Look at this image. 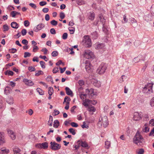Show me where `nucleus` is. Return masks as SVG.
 Returning <instances> with one entry per match:
<instances>
[{"mask_svg":"<svg viewBox=\"0 0 154 154\" xmlns=\"http://www.w3.org/2000/svg\"><path fill=\"white\" fill-rule=\"evenodd\" d=\"M144 139L137 131L134 136L133 140V142L138 146L141 145L144 142Z\"/></svg>","mask_w":154,"mask_h":154,"instance_id":"nucleus-1","label":"nucleus"},{"mask_svg":"<svg viewBox=\"0 0 154 154\" xmlns=\"http://www.w3.org/2000/svg\"><path fill=\"white\" fill-rule=\"evenodd\" d=\"M82 43L85 47L87 48L91 46L92 45L91 39L88 35L85 36L84 37Z\"/></svg>","mask_w":154,"mask_h":154,"instance_id":"nucleus-2","label":"nucleus"},{"mask_svg":"<svg viewBox=\"0 0 154 154\" xmlns=\"http://www.w3.org/2000/svg\"><path fill=\"white\" fill-rule=\"evenodd\" d=\"M153 85V83H150L147 85H145L143 88V91L144 93H148L149 94L152 93V85Z\"/></svg>","mask_w":154,"mask_h":154,"instance_id":"nucleus-3","label":"nucleus"},{"mask_svg":"<svg viewBox=\"0 0 154 154\" xmlns=\"http://www.w3.org/2000/svg\"><path fill=\"white\" fill-rule=\"evenodd\" d=\"M84 57L87 59H91L94 57V54L93 52L88 50H85L84 54Z\"/></svg>","mask_w":154,"mask_h":154,"instance_id":"nucleus-4","label":"nucleus"},{"mask_svg":"<svg viewBox=\"0 0 154 154\" xmlns=\"http://www.w3.org/2000/svg\"><path fill=\"white\" fill-rule=\"evenodd\" d=\"M50 148L54 151L60 149L61 147L60 144L57 143L55 142H50Z\"/></svg>","mask_w":154,"mask_h":154,"instance_id":"nucleus-5","label":"nucleus"},{"mask_svg":"<svg viewBox=\"0 0 154 154\" xmlns=\"http://www.w3.org/2000/svg\"><path fill=\"white\" fill-rule=\"evenodd\" d=\"M106 69V66L102 63L99 66L97 70V72L100 74H103Z\"/></svg>","mask_w":154,"mask_h":154,"instance_id":"nucleus-6","label":"nucleus"},{"mask_svg":"<svg viewBox=\"0 0 154 154\" xmlns=\"http://www.w3.org/2000/svg\"><path fill=\"white\" fill-rule=\"evenodd\" d=\"M142 118V113L136 112L134 114L133 119L135 121H138Z\"/></svg>","mask_w":154,"mask_h":154,"instance_id":"nucleus-7","label":"nucleus"},{"mask_svg":"<svg viewBox=\"0 0 154 154\" xmlns=\"http://www.w3.org/2000/svg\"><path fill=\"white\" fill-rule=\"evenodd\" d=\"M36 146L37 147L43 149H46L48 148V143L47 142H45L42 143H39L37 144Z\"/></svg>","mask_w":154,"mask_h":154,"instance_id":"nucleus-8","label":"nucleus"},{"mask_svg":"<svg viewBox=\"0 0 154 154\" xmlns=\"http://www.w3.org/2000/svg\"><path fill=\"white\" fill-rule=\"evenodd\" d=\"M5 142L4 133L2 132H0V145H2Z\"/></svg>","mask_w":154,"mask_h":154,"instance_id":"nucleus-9","label":"nucleus"},{"mask_svg":"<svg viewBox=\"0 0 154 154\" xmlns=\"http://www.w3.org/2000/svg\"><path fill=\"white\" fill-rule=\"evenodd\" d=\"M105 44L103 43H100L97 42L94 45V47L96 49H103L105 47Z\"/></svg>","mask_w":154,"mask_h":154,"instance_id":"nucleus-10","label":"nucleus"},{"mask_svg":"<svg viewBox=\"0 0 154 154\" xmlns=\"http://www.w3.org/2000/svg\"><path fill=\"white\" fill-rule=\"evenodd\" d=\"M23 82H24L26 85L29 86H32L34 84L32 81L26 79H24L23 80Z\"/></svg>","mask_w":154,"mask_h":154,"instance_id":"nucleus-11","label":"nucleus"},{"mask_svg":"<svg viewBox=\"0 0 154 154\" xmlns=\"http://www.w3.org/2000/svg\"><path fill=\"white\" fill-rule=\"evenodd\" d=\"M85 64L86 65L85 66V69L87 72H91V65L88 60L86 61Z\"/></svg>","mask_w":154,"mask_h":154,"instance_id":"nucleus-12","label":"nucleus"},{"mask_svg":"<svg viewBox=\"0 0 154 154\" xmlns=\"http://www.w3.org/2000/svg\"><path fill=\"white\" fill-rule=\"evenodd\" d=\"M12 149L14 154H21L20 153L21 150L18 147L15 146Z\"/></svg>","mask_w":154,"mask_h":154,"instance_id":"nucleus-13","label":"nucleus"},{"mask_svg":"<svg viewBox=\"0 0 154 154\" xmlns=\"http://www.w3.org/2000/svg\"><path fill=\"white\" fill-rule=\"evenodd\" d=\"M130 21L131 24L134 27H136L137 26V23L136 20L134 18H131L130 19Z\"/></svg>","mask_w":154,"mask_h":154,"instance_id":"nucleus-14","label":"nucleus"},{"mask_svg":"<svg viewBox=\"0 0 154 154\" xmlns=\"http://www.w3.org/2000/svg\"><path fill=\"white\" fill-rule=\"evenodd\" d=\"M0 150H1L0 151L1 154H7L9 152V150L7 149L5 147L1 148Z\"/></svg>","mask_w":154,"mask_h":154,"instance_id":"nucleus-15","label":"nucleus"},{"mask_svg":"<svg viewBox=\"0 0 154 154\" xmlns=\"http://www.w3.org/2000/svg\"><path fill=\"white\" fill-rule=\"evenodd\" d=\"M100 20V22L102 23V26H103L105 25L106 20L104 19L103 17V15L102 14H100L98 16Z\"/></svg>","mask_w":154,"mask_h":154,"instance_id":"nucleus-16","label":"nucleus"},{"mask_svg":"<svg viewBox=\"0 0 154 154\" xmlns=\"http://www.w3.org/2000/svg\"><path fill=\"white\" fill-rule=\"evenodd\" d=\"M66 93V94L68 95L72 96L73 95V93L72 91L68 87L65 88Z\"/></svg>","mask_w":154,"mask_h":154,"instance_id":"nucleus-17","label":"nucleus"},{"mask_svg":"<svg viewBox=\"0 0 154 154\" xmlns=\"http://www.w3.org/2000/svg\"><path fill=\"white\" fill-rule=\"evenodd\" d=\"M11 27L14 29H17L19 27L18 24L15 22H13L11 23Z\"/></svg>","mask_w":154,"mask_h":154,"instance_id":"nucleus-18","label":"nucleus"},{"mask_svg":"<svg viewBox=\"0 0 154 154\" xmlns=\"http://www.w3.org/2000/svg\"><path fill=\"white\" fill-rule=\"evenodd\" d=\"M104 118L105 119L104 121L103 120V126L104 127H106L108 125V119L107 116H104Z\"/></svg>","mask_w":154,"mask_h":154,"instance_id":"nucleus-19","label":"nucleus"},{"mask_svg":"<svg viewBox=\"0 0 154 154\" xmlns=\"http://www.w3.org/2000/svg\"><path fill=\"white\" fill-rule=\"evenodd\" d=\"M98 36V33L96 31L93 32L91 34V37L94 39L97 38Z\"/></svg>","mask_w":154,"mask_h":154,"instance_id":"nucleus-20","label":"nucleus"},{"mask_svg":"<svg viewBox=\"0 0 154 154\" xmlns=\"http://www.w3.org/2000/svg\"><path fill=\"white\" fill-rule=\"evenodd\" d=\"M82 141L80 140H79L77 141L76 143V145H75L74 146V147L75 148V150L78 149L79 147L81 146V143Z\"/></svg>","mask_w":154,"mask_h":154,"instance_id":"nucleus-21","label":"nucleus"},{"mask_svg":"<svg viewBox=\"0 0 154 154\" xmlns=\"http://www.w3.org/2000/svg\"><path fill=\"white\" fill-rule=\"evenodd\" d=\"M81 145L82 147L87 148V149H89V148L88 144L85 142H83L82 141L81 143Z\"/></svg>","mask_w":154,"mask_h":154,"instance_id":"nucleus-22","label":"nucleus"},{"mask_svg":"<svg viewBox=\"0 0 154 154\" xmlns=\"http://www.w3.org/2000/svg\"><path fill=\"white\" fill-rule=\"evenodd\" d=\"M53 124V127L56 128H57L59 125L60 123L57 120H55L54 121Z\"/></svg>","mask_w":154,"mask_h":154,"instance_id":"nucleus-23","label":"nucleus"},{"mask_svg":"<svg viewBox=\"0 0 154 154\" xmlns=\"http://www.w3.org/2000/svg\"><path fill=\"white\" fill-rule=\"evenodd\" d=\"M14 73L12 71L9 70H8L5 72V75H13Z\"/></svg>","mask_w":154,"mask_h":154,"instance_id":"nucleus-24","label":"nucleus"},{"mask_svg":"<svg viewBox=\"0 0 154 154\" xmlns=\"http://www.w3.org/2000/svg\"><path fill=\"white\" fill-rule=\"evenodd\" d=\"M36 90L40 95H42L44 94V91L40 88H37L36 89Z\"/></svg>","mask_w":154,"mask_h":154,"instance_id":"nucleus-25","label":"nucleus"},{"mask_svg":"<svg viewBox=\"0 0 154 154\" xmlns=\"http://www.w3.org/2000/svg\"><path fill=\"white\" fill-rule=\"evenodd\" d=\"M3 29L4 32L8 31L9 29L8 26L7 24H5L3 26Z\"/></svg>","mask_w":154,"mask_h":154,"instance_id":"nucleus-26","label":"nucleus"},{"mask_svg":"<svg viewBox=\"0 0 154 154\" xmlns=\"http://www.w3.org/2000/svg\"><path fill=\"white\" fill-rule=\"evenodd\" d=\"M53 89L51 87H49L48 88V93L49 95L51 96L53 93Z\"/></svg>","mask_w":154,"mask_h":154,"instance_id":"nucleus-27","label":"nucleus"},{"mask_svg":"<svg viewBox=\"0 0 154 154\" xmlns=\"http://www.w3.org/2000/svg\"><path fill=\"white\" fill-rule=\"evenodd\" d=\"M143 117V119L144 121H147L149 120V116L147 114H145L143 115H142V116Z\"/></svg>","mask_w":154,"mask_h":154,"instance_id":"nucleus-28","label":"nucleus"},{"mask_svg":"<svg viewBox=\"0 0 154 154\" xmlns=\"http://www.w3.org/2000/svg\"><path fill=\"white\" fill-rule=\"evenodd\" d=\"M94 85L97 87H99L101 85V83L100 81H96V82H95L94 83Z\"/></svg>","mask_w":154,"mask_h":154,"instance_id":"nucleus-29","label":"nucleus"},{"mask_svg":"<svg viewBox=\"0 0 154 154\" xmlns=\"http://www.w3.org/2000/svg\"><path fill=\"white\" fill-rule=\"evenodd\" d=\"M38 29L40 30L45 27V25L42 23H40L37 26Z\"/></svg>","mask_w":154,"mask_h":154,"instance_id":"nucleus-30","label":"nucleus"},{"mask_svg":"<svg viewBox=\"0 0 154 154\" xmlns=\"http://www.w3.org/2000/svg\"><path fill=\"white\" fill-rule=\"evenodd\" d=\"M95 14L94 13H91L90 15L88 17L89 19L91 20H93L94 19V18Z\"/></svg>","mask_w":154,"mask_h":154,"instance_id":"nucleus-31","label":"nucleus"},{"mask_svg":"<svg viewBox=\"0 0 154 154\" xmlns=\"http://www.w3.org/2000/svg\"><path fill=\"white\" fill-rule=\"evenodd\" d=\"M69 131L73 135H74L76 134V133L75 132V130L73 128H71L69 129Z\"/></svg>","mask_w":154,"mask_h":154,"instance_id":"nucleus-32","label":"nucleus"},{"mask_svg":"<svg viewBox=\"0 0 154 154\" xmlns=\"http://www.w3.org/2000/svg\"><path fill=\"white\" fill-rule=\"evenodd\" d=\"M146 124L144 127L145 126V127L143 128V130L144 132H147L149 131V128L148 127L146 126Z\"/></svg>","mask_w":154,"mask_h":154,"instance_id":"nucleus-33","label":"nucleus"},{"mask_svg":"<svg viewBox=\"0 0 154 154\" xmlns=\"http://www.w3.org/2000/svg\"><path fill=\"white\" fill-rule=\"evenodd\" d=\"M88 110L89 112H94L96 111V109L94 106H91L88 107Z\"/></svg>","mask_w":154,"mask_h":154,"instance_id":"nucleus-34","label":"nucleus"},{"mask_svg":"<svg viewBox=\"0 0 154 154\" xmlns=\"http://www.w3.org/2000/svg\"><path fill=\"white\" fill-rule=\"evenodd\" d=\"M105 145L106 148L108 149L110 146V142L107 141L105 142Z\"/></svg>","mask_w":154,"mask_h":154,"instance_id":"nucleus-35","label":"nucleus"},{"mask_svg":"<svg viewBox=\"0 0 154 154\" xmlns=\"http://www.w3.org/2000/svg\"><path fill=\"white\" fill-rule=\"evenodd\" d=\"M58 55V52L57 51H54L51 53V55L53 57L57 56Z\"/></svg>","mask_w":154,"mask_h":154,"instance_id":"nucleus-36","label":"nucleus"},{"mask_svg":"<svg viewBox=\"0 0 154 154\" xmlns=\"http://www.w3.org/2000/svg\"><path fill=\"white\" fill-rule=\"evenodd\" d=\"M60 113V112L56 110L55 109L54 110V112H53L52 113V115L54 116H56Z\"/></svg>","mask_w":154,"mask_h":154,"instance_id":"nucleus-37","label":"nucleus"},{"mask_svg":"<svg viewBox=\"0 0 154 154\" xmlns=\"http://www.w3.org/2000/svg\"><path fill=\"white\" fill-rule=\"evenodd\" d=\"M44 73L43 71L41 70H39L37 72H36L35 75L36 76H38L40 75H43Z\"/></svg>","mask_w":154,"mask_h":154,"instance_id":"nucleus-38","label":"nucleus"},{"mask_svg":"<svg viewBox=\"0 0 154 154\" xmlns=\"http://www.w3.org/2000/svg\"><path fill=\"white\" fill-rule=\"evenodd\" d=\"M28 70L30 72H32L35 71V69L33 66H29L28 68Z\"/></svg>","mask_w":154,"mask_h":154,"instance_id":"nucleus-39","label":"nucleus"},{"mask_svg":"<svg viewBox=\"0 0 154 154\" xmlns=\"http://www.w3.org/2000/svg\"><path fill=\"white\" fill-rule=\"evenodd\" d=\"M85 92L86 93H91V94H92L94 93L93 89L91 88L90 90L88 89H86Z\"/></svg>","mask_w":154,"mask_h":154,"instance_id":"nucleus-40","label":"nucleus"},{"mask_svg":"<svg viewBox=\"0 0 154 154\" xmlns=\"http://www.w3.org/2000/svg\"><path fill=\"white\" fill-rule=\"evenodd\" d=\"M70 32H70L71 34H73L74 33L75 29L73 27H69L68 28Z\"/></svg>","mask_w":154,"mask_h":154,"instance_id":"nucleus-41","label":"nucleus"},{"mask_svg":"<svg viewBox=\"0 0 154 154\" xmlns=\"http://www.w3.org/2000/svg\"><path fill=\"white\" fill-rule=\"evenodd\" d=\"M10 52L11 53H14L17 51V50L14 48H12L9 49Z\"/></svg>","mask_w":154,"mask_h":154,"instance_id":"nucleus-42","label":"nucleus"},{"mask_svg":"<svg viewBox=\"0 0 154 154\" xmlns=\"http://www.w3.org/2000/svg\"><path fill=\"white\" fill-rule=\"evenodd\" d=\"M40 64L41 67L42 68L44 69L45 68V63L44 62L42 61H40Z\"/></svg>","mask_w":154,"mask_h":154,"instance_id":"nucleus-43","label":"nucleus"},{"mask_svg":"<svg viewBox=\"0 0 154 154\" xmlns=\"http://www.w3.org/2000/svg\"><path fill=\"white\" fill-rule=\"evenodd\" d=\"M51 24L53 26H56L57 24V22L55 20H53L50 22Z\"/></svg>","mask_w":154,"mask_h":154,"instance_id":"nucleus-44","label":"nucleus"},{"mask_svg":"<svg viewBox=\"0 0 154 154\" xmlns=\"http://www.w3.org/2000/svg\"><path fill=\"white\" fill-rule=\"evenodd\" d=\"M31 54L30 53L28 52H25L24 53V57L26 58L27 57H29L31 56Z\"/></svg>","mask_w":154,"mask_h":154,"instance_id":"nucleus-45","label":"nucleus"},{"mask_svg":"<svg viewBox=\"0 0 154 154\" xmlns=\"http://www.w3.org/2000/svg\"><path fill=\"white\" fill-rule=\"evenodd\" d=\"M68 34L67 33H64L62 35V38L63 39H66L67 38Z\"/></svg>","mask_w":154,"mask_h":154,"instance_id":"nucleus-46","label":"nucleus"},{"mask_svg":"<svg viewBox=\"0 0 154 154\" xmlns=\"http://www.w3.org/2000/svg\"><path fill=\"white\" fill-rule=\"evenodd\" d=\"M79 85L82 86L84 84V81L82 80H80L78 82Z\"/></svg>","mask_w":154,"mask_h":154,"instance_id":"nucleus-47","label":"nucleus"},{"mask_svg":"<svg viewBox=\"0 0 154 154\" xmlns=\"http://www.w3.org/2000/svg\"><path fill=\"white\" fill-rule=\"evenodd\" d=\"M150 104L152 107L154 106V97H153L150 100Z\"/></svg>","mask_w":154,"mask_h":154,"instance_id":"nucleus-48","label":"nucleus"},{"mask_svg":"<svg viewBox=\"0 0 154 154\" xmlns=\"http://www.w3.org/2000/svg\"><path fill=\"white\" fill-rule=\"evenodd\" d=\"M60 17L61 19H63L65 17V14L63 12H61L60 13Z\"/></svg>","mask_w":154,"mask_h":154,"instance_id":"nucleus-49","label":"nucleus"},{"mask_svg":"<svg viewBox=\"0 0 154 154\" xmlns=\"http://www.w3.org/2000/svg\"><path fill=\"white\" fill-rule=\"evenodd\" d=\"M76 1L77 4L79 5H81L84 3V2L82 0H76Z\"/></svg>","mask_w":154,"mask_h":154,"instance_id":"nucleus-50","label":"nucleus"},{"mask_svg":"<svg viewBox=\"0 0 154 154\" xmlns=\"http://www.w3.org/2000/svg\"><path fill=\"white\" fill-rule=\"evenodd\" d=\"M71 125L74 127L76 128L78 126V124L74 122H72L70 124Z\"/></svg>","mask_w":154,"mask_h":154,"instance_id":"nucleus-51","label":"nucleus"},{"mask_svg":"<svg viewBox=\"0 0 154 154\" xmlns=\"http://www.w3.org/2000/svg\"><path fill=\"white\" fill-rule=\"evenodd\" d=\"M54 73H56L59 72L58 68V67H55L54 68L52 71Z\"/></svg>","mask_w":154,"mask_h":154,"instance_id":"nucleus-52","label":"nucleus"},{"mask_svg":"<svg viewBox=\"0 0 154 154\" xmlns=\"http://www.w3.org/2000/svg\"><path fill=\"white\" fill-rule=\"evenodd\" d=\"M144 152V150L143 149H140L137 152V154H143Z\"/></svg>","mask_w":154,"mask_h":154,"instance_id":"nucleus-53","label":"nucleus"},{"mask_svg":"<svg viewBox=\"0 0 154 154\" xmlns=\"http://www.w3.org/2000/svg\"><path fill=\"white\" fill-rule=\"evenodd\" d=\"M47 4V3L45 1H42L39 2V5L41 6H44Z\"/></svg>","mask_w":154,"mask_h":154,"instance_id":"nucleus-54","label":"nucleus"},{"mask_svg":"<svg viewBox=\"0 0 154 154\" xmlns=\"http://www.w3.org/2000/svg\"><path fill=\"white\" fill-rule=\"evenodd\" d=\"M27 33V31L25 29H23L21 31V33L23 36L25 35Z\"/></svg>","mask_w":154,"mask_h":154,"instance_id":"nucleus-55","label":"nucleus"},{"mask_svg":"<svg viewBox=\"0 0 154 154\" xmlns=\"http://www.w3.org/2000/svg\"><path fill=\"white\" fill-rule=\"evenodd\" d=\"M33 50L32 51L34 52H36V51L35 50H38V47L36 45H33L32 46Z\"/></svg>","mask_w":154,"mask_h":154,"instance_id":"nucleus-56","label":"nucleus"},{"mask_svg":"<svg viewBox=\"0 0 154 154\" xmlns=\"http://www.w3.org/2000/svg\"><path fill=\"white\" fill-rule=\"evenodd\" d=\"M29 5L35 9H36L37 8L36 5L35 4L33 3H29Z\"/></svg>","mask_w":154,"mask_h":154,"instance_id":"nucleus-57","label":"nucleus"},{"mask_svg":"<svg viewBox=\"0 0 154 154\" xmlns=\"http://www.w3.org/2000/svg\"><path fill=\"white\" fill-rule=\"evenodd\" d=\"M16 11H11V12L10 15L12 16V17H15V16L16 15Z\"/></svg>","mask_w":154,"mask_h":154,"instance_id":"nucleus-58","label":"nucleus"},{"mask_svg":"<svg viewBox=\"0 0 154 154\" xmlns=\"http://www.w3.org/2000/svg\"><path fill=\"white\" fill-rule=\"evenodd\" d=\"M24 25L25 26L27 27L29 25V23L27 20H25L24 22Z\"/></svg>","mask_w":154,"mask_h":154,"instance_id":"nucleus-59","label":"nucleus"},{"mask_svg":"<svg viewBox=\"0 0 154 154\" xmlns=\"http://www.w3.org/2000/svg\"><path fill=\"white\" fill-rule=\"evenodd\" d=\"M66 67H64L63 68H61L60 67H59V69H60V73H63L65 70L66 69Z\"/></svg>","mask_w":154,"mask_h":154,"instance_id":"nucleus-60","label":"nucleus"},{"mask_svg":"<svg viewBox=\"0 0 154 154\" xmlns=\"http://www.w3.org/2000/svg\"><path fill=\"white\" fill-rule=\"evenodd\" d=\"M42 11L44 13H47L49 11V9L48 8H44L42 10Z\"/></svg>","mask_w":154,"mask_h":154,"instance_id":"nucleus-61","label":"nucleus"},{"mask_svg":"<svg viewBox=\"0 0 154 154\" xmlns=\"http://www.w3.org/2000/svg\"><path fill=\"white\" fill-rule=\"evenodd\" d=\"M22 43L23 44L27 45L28 44V42L26 40L24 39L22 40Z\"/></svg>","mask_w":154,"mask_h":154,"instance_id":"nucleus-62","label":"nucleus"},{"mask_svg":"<svg viewBox=\"0 0 154 154\" xmlns=\"http://www.w3.org/2000/svg\"><path fill=\"white\" fill-rule=\"evenodd\" d=\"M48 51V50L45 48H44L41 50L42 51L44 52V54H47Z\"/></svg>","mask_w":154,"mask_h":154,"instance_id":"nucleus-63","label":"nucleus"},{"mask_svg":"<svg viewBox=\"0 0 154 154\" xmlns=\"http://www.w3.org/2000/svg\"><path fill=\"white\" fill-rule=\"evenodd\" d=\"M151 12L154 14V5H153L151 7Z\"/></svg>","mask_w":154,"mask_h":154,"instance_id":"nucleus-64","label":"nucleus"}]
</instances>
